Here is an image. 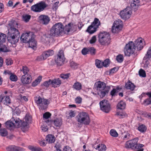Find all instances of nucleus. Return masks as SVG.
Returning <instances> with one entry per match:
<instances>
[{
    "label": "nucleus",
    "mask_w": 151,
    "mask_h": 151,
    "mask_svg": "<svg viewBox=\"0 0 151 151\" xmlns=\"http://www.w3.org/2000/svg\"><path fill=\"white\" fill-rule=\"evenodd\" d=\"M138 139L137 138L127 142L125 144L126 148H131L133 150L139 149L143 147L144 145L142 144H137Z\"/></svg>",
    "instance_id": "obj_3"
},
{
    "label": "nucleus",
    "mask_w": 151,
    "mask_h": 151,
    "mask_svg": "<svg viewBox=\"0 0 151 151\" xmlns=\"http://www.w3.org/2000/svg\"><path fill=\"white\" fill-rule=\"evenodd\" d=\"M65 60L63 51L60 50L57 55V58H55V61L58 65L61 66L63 65Z\"/></svg>",
    "instance_id": "obj_13"
},
{
    "label": "nucleus",
    "mask_w": 151,
    "mask_h": 151,
    "mask_svg": "<svg viewBox=\"0 0 151 151\" xmlns=\"http://www.w3.org/2000/svg\"><path fill=\"white\" fill-rule=\"evenodd\" d=\"M29 44V47L35 49L37 45L36 42L34 39V37L33 38L28 42Z\"/></svg>",
    "instance_id": "obj_26"
},
{
    "label": "nucleus",
    "mask_w": 151,
    "mask_h": 151,
    "mask_svg": "<svg viewBox=\"0 0 151 151\" xmlns=\"http://www.w3.org/2000/svg\"><path fill=\"white\" fill-rule=\"evenodd\" d=\"M9 28L8 30V34L20 36L18 28V23L15 21L10 22L8 24Z\"/></svg>",
    "instance_id": "obj_5"
},
{
    "label": "nucleus",
    "mask_w": 151,
    "mask_h": 151,
    "mask_svg": "<svg viewBox=\"0 0 151 151\" xmlns=\"http://www.w3.org/2000/svg\"><path fill=\"white\" fill-rule=\"evenodd\" d=\"M96 36H93L90 40V42L91 44H93L96 42Z\"/></svg>",
    "instance_id": "obj_58"
},
{
    "label": "nucleus",
    "mask_w": 151,
    "mask_h": 151,
    "mask_svg": "<svg viewBox=\"0 0 151 151\" xmlns=\"http://www.w3.org/2000/svg\"><path fill=\"white\" fill-rule=\"evenodd\" d=\"M98 37L99 42L102 45H108L110 43V36L109 33L105 32H100Z\"/></svg>",
    "instance_id": "obj_2"
},
{
    "label": "nucleus",
    "mask_w": 151,
    "mask_h": 151,
    "mask_svg": "<svg viewBox=\"0 0 151 151\" xmlns=\"http://www.w3.org/2000/svg\"><path fill=\"white\" fill-rule=\"evenodd\" d=\"M33 36L34 35L32 32L24 33L21 36L20 39L23 42L28 43L33 37Z\"/></svg>",
    "instance_id": "obj_14"
},
{
    "label": "nucleus",
    "mask_w": 151,
    "mask_h": 151,
    "mask_svg": "<svg viewBox=\"0 0 151 151\" xmlns=\"http://www.w3.org/2000/svg\"><path fill=\"white\" fill-rule=\"evenodd\" d=\"M63 151H72V150L70 147L66 146L63 148Z\"/></svg>",
    "instance_id": "obj_64"
},
{
    "label": "nucleus",
    "mask_w": 151,
    "mask_h": 151,
    "mask_svg": "<svg viewBox=\"0 0 151 151\" xmlns=\"http://www.w3.org/2000/svg\"><path fill=\"white\" fill-rule=\"evenodd\" d=\"M32 116L29 114H27L25 116L24 119L25 121L29 123H30L31 122L32 120Z\"/></svg>",
    "instance_id": "obj_49"
},
{
    "label": "nucleus",
    "mask_w": 151,
    "mask_h": 151,
    "mask_svg": "<svg viewBox=\"0 0 151 151\" xmlns=\"http://www.w3.org/2000/svg\"><path fill=\"white\" fill-rule=\"evenodd\" d=\"M7 36L9 42L12 44H15L18 42L20 36L8 33Z\"/></svg>",
    "instance_id": "obj_15"
},
{
    "label": "nucleus",
    "mask_w": 151,
    "mask_h": 151,
    "mask_svg": "<svg viewBox=\"0 0 151 151\" xmlns=\"http://www.w3.org/2000/svg\"><path fill=\"white\" fill-rule=\"evenodd\" d=\"M28 148L32 151H43L40 147L31 145L28 146Z\"/></svg>",
    "instance_id": "obj_35"
},
{
    "label": "nucleus",
    "mask_w": 151,
    "mask_h": 151,
    "mask_svg": "<svg viewBox=\"0 0 151 151\" xmlns=\"http://www.w3.org/2000/svg\"><path fill=\"white\" fill-rule=\"evenodd\" d=\"M110 88L109 86H107L106 89H104V90L99 91L98 94L100 96L101 98H103L106 94L107 93L109 90Z\"/></svg>",
    "instance_id": "obj_22"
},
{
    "label": "nucleus",
    "mask_w": 151,
    "mask_h": 151,
    "mask_svg": "<svg viewBox=\"0 0 151 151\" xmlns=\"http://www.w3.org/2000/svg\"><path fill=\"white\" fill-rule=\"evenodd\" d=\"M6 35L3 33H0V46L6 41Z\"/></svg>",
    "instance_id": "obj_34"
},
{
    "label": "nucleus",
    "mask_w": 151,
    "mask_h": 151,
    "mask_svg": "<svg viewBox=\"0 0 151 151\" xmlns=\"http://www.w3.org/2000/svg\"><path fill=\"white\" fill-rule=\"evenodd\" d=\"M138 129L140 132H143L146 131L147 128L145 125L142 124L139 126L138 127Z\"/></svg>",
    "instance_id": "obj_41"
},
{
    "label": "nucleus",
    "mask_w": 151,
    "mask_h": 151,
    "mask_svg": "<svg viewBox=\"0 0 151 151\" xmlns=\"http://www.w3.org/2000/svg\"><path fill=\"white\" fill-rule=\"evenodd\" d=\"M135 50L140 51L143 48L142 41L141 38L136 40L134 43Z\"/></svg>",
    "instance_id": "obj_17"
},
{
    "label": "nucleus",
    "mask_w": 151,
    "mask_h": 151,
    "mask_svg": "<svg viewBox=\"0 0 151 151\" xmlns=\"http://www.w3.org/2000/svg\"><path fill=\"white\" fill-rule=\"evenodd\" d=\"M117 90L115 89H113L111 92V95L112 96L115 95V93L117 92Z\"/></svg>",
    "instance_id": "obj_63"
},
{
    "label": "nucleus",
    "mask_w": 151,
    "mask_h": 151,
    "mask_svg": "<svg viewBox=\"0 0 151 151\" xmlns=\"http://www.w3.org/2000/svg\"><path fill=\"white\" fill-rule=\"evenodd\" d=\"M46 6V5L44 2H41L32 6L31 9L35 12H40L43 10Z\"/></svg>",
    "instance_id": "obj_11"
},
{
    "label": "nucleus",
    "mask_w": 151,
    "mask_h": 151,
    "mask_svg": "<svg viewBox=\"0 0 151 151\" xmlns=\"http://www.w3.org/2000/svg\"><path fill=\"white\" fill-rule=\"evenodd\" d=\"M82 99L80 97H78L75 99V101L76 103L80 104L82 101Z\"/></svg>",
    "instance_id": "obj_62"
},
{
    "label": "nucleus",
    "mask_w": 151,
    "mask_h": 151,
    "mask_svg": "<svg viewBox=\"0 0 151 151\" xmlns=\"http://www.w3.org/2000/svg\"><path fill=\"white\" fill-rule=\"evenodd\" d=\"M6 149L7 151H24L23 148L14 145H10Z\"/></svg>",
    "instance_id": "obj_18"
},
{
    "label": "nucleus",
    "mask_w": 151,
    "mask_h": 151,
    "mask_svg": "<svg viewBox=\"0 0 151 151\" xmlns=\"http://www.w3.org/2000/svg\"><path fill=\"white\" fill-rule=\"evenodd\" d=\"M95 61V64L97 68H101L103 67V64H102V62L101 61L98 59H96Z\"/></svg>",
    "instance_id": "obj_42"
},
{
    "label": "nucleus",
    "mask_w": 151,
    "mask_h": 151,
    "mask_svg": "<svg viewBox=\"0 0 151 151\" xmlns=\"http://www.w3.org/2000/svg\"><path fill=\"white\" fill-rule=\"evenodd\" d=\"M91 24L98 28L99 26L100 25V22L98 19L95 18Z\"/></svg>",
    "instance_id": "obj_39"
},
{
    "label": "nucleus",
    "mask_w": 151,
    "mask_h": 151,
    "mask_svg": "<svg viewBox=\"0 0 151 151\" xmlns=\"http://www.w3.org/2000/svg\"><path fill=\"white\" fill-rule=\"evenodd\" d=\"M54 53V52L53 50H48L42 54L41 59L45 60L48 57L53 55Z\"/></svg>",
    "instance_id": "obj_20"
},
{
    "label": "nucleus",
    "mask_w": 151,
    "mask_h": 151,
    "mask_svg": "<svg viewBox=\"0 0 151 151\" xmlns=\"http://www.w3.org/2000/svg\"><path fill=\"white\" fill-rule=\"evenodd\" d=\"M35 101L37 104L40 105V109L43 110L46 109L50 103L49 101L47 99H42L40 96L36 97Z\"/></svg>",
    "instance_id": "obj_7"
},
{
    "label": "nucleus",
    "mask_w": 151,
    "mask_h": 151,
    "mask_svg": "<svg viewBox=\"0 0 151 151\" xmlns=\"http://www.w3.org/2000/svg\"><path fill=\"white\" fill-rule=\"evenodd\" d=\"M22 83L24 84H28L31 82V79L28 76L26 77L25 75H23L21 78Z\"/></svg>",
    "instance_id": "obj_24"
},
{
    "label": "nucleus",
    "mask_w": 151,
    "mask_h": 151,
    "mask_svg": "<svg viewBox=\"0 0 151 151\" xmlns=\"http://www.w3.org/2000/svg\"><path fill=\"white\" fill-rule=\"evenodd\" d=\"M42 78V76H40L34 81L32 83L33 86H35L38 85L40 82Z\"/></svg>",
    "instance_id": "obj_37"
},
{
    "label": "nucleus",
    "mask_w": 151,
    "mask_h": 151,
    "mask_svg": "<svg viewBox=\"0 0 151 151\" xmlns=\"http://www.w3.org/2000/svg\"><path fill=\"white\" fill-rule=\"evenodd\" d=\"M9 78L10 80L13 81H16L18 79L17 76L13 74L10 75Z\"/></svg>",
    "instance_id": "obj_50"
},
{
    "label": "nucleus",
    "mask_w": 151,
    "mask_h": 151,
    "mask_svg": "<svg viewBox=\"0 0 151 151\" xmlns=\"http://www.w3.org/2000/svg\"><path fill=\"white\" fill-rule=\"evenodd\" d=\"M21 71L23 72V74H24V75L25 76L28 73L29 70L27 67L24 66H23L22 69L21 70Z\"/></svg>",
    "instance_id": "obj_40"
},
{
    "label": "nucleus",
    "mask_w": 151,
    "mask_h": 151,
    "mask_svg": "<svg viewBox=\"0 0 151 151\" xmlns=\"http://www.w3.org/2000/svg\"><path fill=\"white\" fill-rule=\"evenodd\" d=\"M61 84V81L59 78H57L52 80L49 79L48 81L44 82L43 85L44 86L47 87L51 84L52 87L55 88L59 86Z\"/></svg>",
    "instance_id": "obj_9"
},
{
    "label": "nucleus",
    "mask_w": 151,
    "mask_h": 151,
    "mask_svg": "<svg viewBox=\"0 0 151 151\" xmlns=\"http://www.w3.org/2000/svg\"><path fill=\"white\" fill-rule=\"evenodd\" d=\"M94 148H95L96 149H98L99 151H105L106 148V145L103 144H99L97 145V146H94Z\"/></svg>",
    "instance_id": "obj_31"
},
{
    "label": "nucleus",
    "mask_w": 151,
    "mask_h": 151,
    "mask_svg": "<svg viewBox=\"0 0 151 151\" xmlns=\"http://www.w3.org/2000/svg\"><path fill=\"white\" fill-rule=\"evenodd\" d=\"M40 23L44 24H47L50 21L49 17L47 15H42L39 17Z\"/></svg>",
    "instance_id": "obj_19"
},
{
    "label": "nucleus",
    "mask_w": 151,
    "mask_h": 151,
    "mask_svg": "<svg viewBox=\"0 0 151 151\" xmlns=\"http://www.w3.org/2000/svg\"><path fill=\"white\" fill-rule=\"evenodd\" d=\"M135 87V85L129 81L125 85V88L127 89H129L132 91L134 90Z\"/></svg>",
    "instance_id": "obj_23"
},
{
    "label": "nucleus",
    "mask_w": 151,
    "mask_h": 151,
    "mask_svg": "<svg viewBox=\"0 0 151 151\" xmlns=\"http://www.w3.org/2000/svg\"><path fill=\"white\" fill-rule=\"evenodd\" d=\"M116 114L119 116L120 118H122L127 116V114L125 112H117Z\"/></svg>",
    "instance_id": "obj_47"
},
{
    "label": "nucleus",
    "mask_w": 151,
    "mask_h": 151,
    "mask_svg": "<svg viewBox=\"0 0 151 151\" xmlns=\"http://www.w3.org/2000/svg\"><path fill=\"white\" fill-rule=\"evenodd\" d=\"M9 51V50L4 45H2L0 47V52H6Z\"/></svg>",
    "instance_id": "obj_45"
},
{
    "label": "nucleus",
    "mask_w": 151,
    "mask_h": 151,
    "mask_svg": "<svg viewBox=\"0 0 151 151\" xmlns=\"http://www.w3.org/2000/svg\"><path fill=\"white\" fill-rule=\"evenodd\" d=\"M62 122L61 118H57L54 120V124L55 126L60 127L62 124Z\"/></svg>",
    "instance_id": "obj_33"
},
{
    "label": "nucleus",
    "mask_w": 151,
    "mask_h": 151,
    "mask_svg": "<svg viewBox=\"0 0 151 151\" xmlns=\"http://www.w3.org/2000/svg\"><path fill=\"white\" fill-rule=\"evenodd\" d=\"M110 63V60L109 59L105 60L104 61L102 62L103 64V66L105 67H106L109 65Z\"/></svg>",
    "instance_id": "obj_52"
},
{
    "label": "nucleus",
    "mask_w": 151,
    "mask_h": 151,
    "mask_svg": "<svg viewBox=\"0 0 151 151\" xmlns=\"http://www.w3.org/2000/svg\"><path fill=\"white\" fill-rule=\"evenodd\" d=\"M5 124L6 127L10 130L12 129L15 127L14 123V122L8 121Z\"/></svg>",
    "instance_id": "obj_29"
},
{
    "label": "nucleus",
    "mask_w": 151,
    "mask_h": 151,
    "mask_svg": "<svg viewBox=\"0 0 151 151\" xmlns=\"http://www.w3.org/2000/svg\"><path fill=\"white\" fill-rule=\"evenodd\" d=\"M31 16L28 14H24L22 16V19L25 22H28L30 19Z\"/></svg>",
    "instance_id": "obj_43"
},
{
    "label": "nucleus",
    "mask_w": 151,
    "mask_h": 151,
    "mask_svg": "<svg viewBox=\"0 0 151 151\" xmlns=\"http://www.w3.org/2000/svg\"><path fill=\"white\" fill-rule=\"evenodd\" d=\"M7 132L5 129H1L0 130V134L2 136H6L7 135Z\"/></svg>",
    "instance_id": "obj_46"
},
{
    "label": "nucleus",
    "mask_w": 151,
    "mask_h": 151,
    "mask_svg": "<svg viewBox=\"0 0 151 151\" xmlns=\"http://www.w3.org/2000/svg\"><path fill=\"white\" fill-rule=\"evenodd\" d=\"M139 76H140L145 77L146 76L145 71L142 69H141L139 70Z\"/></svg>",
    "instance_id": "obj_51"
},
{
    "label": "nucleus",
    "mask_w": 151,
    "mask_h": 151,
    "mask_svg": "<svg viewBox=\"0 0 151 151\" xmlns=\"http://www.w3.org/2000/svg\"><path fill=\"white\" fill-rule=\"evenodd\" d=\"M126 104L125 102L122 101L119 102L118 104L117 107L118 108L121 109H124L125 108Z\"/></svg>",
    "instance_id": "obj_36"
},
{
    "label": "nucleus",
    "mask_w": 151,
    "mask_h": 151,
    "mask_svg": "<svg viewBox=\"0 0 151 151\" xmlns=\"http://www.w3.org/2000/svg\"><path fill=\"white\" fill-rule=\"evenodd\" d=\"M116 60L119 63L122 62L123 60V56L121 55H118L116 58Z\"/></svg>",
    "instance_id": "obj_54"
},
{
    "label": "nucleus",
    "mask_w": 151,
    "mask_h": 151,
    "mask_svg": "<svg viewBox=\"0 0 151 151\" xmlns=\"http://www.w3.org/2000/svg\"><path fill=\"white\" fill-rule=\"evenodd\" d=\"M46 140L49 143H53L55 141V137L52 135L49 134L46 137Z\"/></svg>",
    "instance_id": "obj_30"
},
{
    "label": "nucleus",
    "mask_w": 151,
    "mask_h": 151,
    "mask_svg": "<svg viewBox=\"0 0 151 151\" xmlns=\"http://www.w3.org/2000/svg\"><path fill=\"white\" fill-rule=\"evenodd\" d=\"M73 87L74 88L77 90H79L82 88V85L79 82L75 83L73 85Z\"/></svg>",
    "instance_id": "obj_38"
},
{
    "label": "nucleus",
    "mask_w": 151,
    "mask_h": 151,
    "mask_svg": "<svg viewBox=\"0 0 151 151\" xmlns=\"http://www.w3.org/2000/svg\"><path fill=\"white\" fill-rule=\"evenodd\" d=\"M101 109L106 113H108L110 110V105L109 102L106 100H104L100 102Z\"/></svg>",
    "instance_id": "obj_12"
},
{
    "label": "nucleus",
    "mask_w": 151,
    "mask_h": 151,
    "mask_svg": "<svg viewBox=\"0 0 151 151\" xmlns=\"http://www.w3.org/2000/svg\"><path fill=\"white\" fill-rule=\"evenodd\" d=\"M134 43L132 41H129L125 45L124 51L126 56H129L133 54L135 50Z\"/></svg>",
    "instance_id": "obj_6"
},
{
    "label": "nucleus",
    "mask_w": 151,
    "mask_h": 151,
    "mask_svg": "<svg viewBox=\"0 0 151 151\" xmlns=\"http://www.w3.org/2000/svg\"><path fill=\"white\" fill-rule=\"evenodd\" d=\"M89 52L88 49L86 48H84L82 50V53L83 55H86Z\"/></svg>",
    "instance_id": "obj_57"
},
{
    "label": "nucleus",
    "mask_w": 151,
    "mask_h": 151,
    "mask_svg": "<svg viewBox=\"0 0 151 151\" xmlns=\"http://www.w3.org/2000/svg\"><path fill=\"white\" fill-rule=\"evenodd\" d=\"M150 58H151V47L149 48L147 52V54L144 57V58L146 59H150Z\"/></svg>",
    "instance_id": "obj_44"
},
{
    "label": "nucleus",
    "mask_w": 151,
    "mask_h": 151,
    "mask_svg": "<svg viewBox=\"0 0 151 151\" xmlns=\"http://www.w3.org/2000/svg\"><path fill=\"white\" fill-rule=\"evenodd\" d=\"M132 14V9L129 7H127L121 11L120 15L121 17L125 20L129 19Z\"/></svg>",
    "instance_id": "obj_8"
},
{
    "label": "nucleus",
    "mask_w": 151,
    "mask_h": 151,
    "mask_svg": "<svg viewBox=\"0 0 151 151\" xmlns=\"http://www.w3.org/2000/svg\"><path fill=\"white\" fill-rule=\"evenodd\" d=\"M42 130L43 132H46L48 129V127L47 126H45V125H43L41 126Z\"/></svg>",
    "instance_id": "obj_61"
},
{
    "label": "nucleus",
    "mask_w": 151,
    "mask_h": 151,
    "mask_svg": "<svg viewBox=\"0 0 151 151\" xmlns=\"http://www.w3.org/2000/svg\"><path fill=\"white\" fill-rule=\"evenodd\" d=\"M51 116V114L49 112H46L43 115V118L47 119L49 118Z\"/></svg>",
    "instance_id": "obj_55"
},
{
    "label": "nucleus",
    "mask_w": 151,
    "mask_h": 151,
    "mask_svg": "<svg viewBox=\"0 0 151 151\" xmlns=\"http://www.w3.org/2000/svg\"><path fill=\"white\" fill-rule=\"evenodd\" d=\"M144 59L147 60L145 62L144 65V67L145 68H147L148 67V65H149V63L148 62V60H149L150 59H146L144 58Z\"/></svg>",
    "instance_id": "obj_60"
},
{
    "label": "nucleus",
    "mask_w": 151,
    "mask_h": 151,
    "mask_svg": "<svg viewBox=\"0 0 151 151\" xmlns=\"http://www.w3.org/2000/svg\"><path fill=\"white\" fill-rule=\"evenodd\" d=\"M73 25L72 23H69L67 25H65V26L63 25V35L64 34L67 33L69 32L72 29V27L73 26Z\"/></svg>",
    "instance_id": "obj_21"
},
{
    "label": "nucleus",
    "mask_w": 151,
    "mask_h": 151,
    "mask_svg": "<svg viewBox=\"0 0 151 151\" xmlns=\"http://www.w3.org/2000/svg\"><path fill=\"white\" fill-rule=\"evenodd\" d=\"M77 121L85 125H88L90 120L88 114L84 112H81L76 116Z\"/></svg>",
    "instance_id": "obj_4"
},
{
    "label": "nucleus",
    "mask_w": 151,
    "mask_h": 151,
    "mask_svg": "<svg viewBox=\"0 0 151 151\" xmlns=\"http://www.w3.org/2000/svg\"><path fill=\"white\" fill-rule=\"evenodd\" d=\"M110 135L113 137H116L118 136V134L116 131L114 129H111L110 132Z\"/></svg>",
    "instance_id": "obj_48"
},
{
    "label": "nucleus",
    "mask_w": 151,
    "mask_h": 151,
    "mask_svg": "<svg viewBox=\"0 0 151 151\" xmlns=\"http://www.w3.org/2000/svg\"><path fill=\"white\" fill-rule=\"evenodd\" d=\"M122 22L119 19L114 22L111 29L112 32L116 33L122 29Z\"/></svg>",
    "instance_id": "obj_10"
},
{
    "label": "nucleus",
    "mask_w": 151,
    "mask_h": 151,
    "mask_svg": "<svg viewBox=\"0 0 151 151\" xmlns=\"http://www.w3.org/2000/svg\"><path fill=\"white\" fill-rule=\"evenodd\" d=\"M88 50L89 52H90L91 54H95L96 50L93 47H91Z\"/></svg>",
    "instance_id": "obj_59"
},
{
    "label": "nucleus",
    "mask_w": 151,
    "mask_h": 151,
    "mask_svg": "<svg viewBox=\"0 0 151 151\" xmlns=\"http://www.w3.org/2000/svg\"><path fill=\"white\" fill-rule=\"evenodd\" d=\"M107 87L105 83L99 81L95 83L94 88L97 91H102L106 89Z\"/></svg>",
    "instance_id": "obj_16"
},
{
    "label": "nucleus",
    "mask_w": 151,
    "mask_h": 151,
    "mask_svg": "<svg viewBox=\"0 0 151 151\" xmlns=\"http://www.w3.org/2000/svg\"><path fill=\"white\" fill-rule=\"evenodd\" d=\"M97 28L94 26V25L91 24L88 27L86 30V32H88L91 34H92L96 31Z\"/></svg>",
    "instance_id": "obj_25"
},
{
    "label": "nucleus",
    "mask_w": 151,
    "mask_h": 151,
    "mask_svg": "<svg viewBox=\"0 0 151 151\" xmlns=\"http://www.w3.org/2000/svg\"><path fill=\"white\" fill-rule=\"evenodd\" d=\"M70 73H66V74H62L60 75V77L63 79H65L68 78L70 75Z\"/></svg>",
    "instance_id": "obj_56"
},
{
    "label": "nucleus",
    "mask_w": 151,
    "mask_h": 151,
    "mask_svg": "<svg viewBox=\"0 0 151 151\" xmlns=\"http://www.w3.org/2000/svg\"><path fill=\"white\" fill-rule=\"evenodd\" d=\"M70 66L72 68L76 69L78 67V65L73 61H72L70 63Z\"/></svg>",
    "instance_id": "obj_53"
},
{
    "label": "nucleus",
    "mask_w": 151,
    "mask_h": 151,
    "mask_svg": "<svg viewBox=\"0 0 151 151\" xmlns=\"http://www.w3.org/2000/svg\"><path fill=\"white\" fill-rule=\"evenodd\" d=\"M139 0H132L131 2V6L132 8L137 9L139 5Z\"/></svg>",
    "instance_id": "obj_28"
},
{
    "label": "nucleus",
    "mask_w": 151,
    "mask_h": 151,
    "mask_svg": "<svg viewBox=\"0 0 151 151\" xmlns=\"http://www.w3.org/2000/svg\"><path fill=\"white\" fill-rule=\"evenodd\" d=\"M63 25L59 22L53 25L50 31V35L53 37L62 36L63 35Z\"/></svg>",
    "instance_id": "obj_1"
},
{
    "label": "nucleus",
    "mask_w": 151,
    "mask_h": 151,
    "mask_svg": "<svg viewBox=\"0 0 151 151\" xmlns=\"http://www.w3.org/2000/svg\"><path fill=\"white\" fill-rule=\"evenodd\" d=\"M12 121L14 123V126L17 128H18L21 126V121L18 119H14L13 118L12 119Z\"/></svg>",
    "instance_id": "obj_27"
},
{
    "label": "nucleus",
    "mask_w": 151,
    "mask_h": 151,
    "mask_svg": "<svg viewBox=\"0 0 151 151\" xmlns=\"http://www.w3.org/2000/svg\"><path fill=\"white\" fill-rule=\"evenodd\" d=\"M4 104L8 105L11 103V101L9 96H6L4 98V99L2 100V102Z\"/></svg>",
    "instance_id": "obj_32"
}]
</instances>
